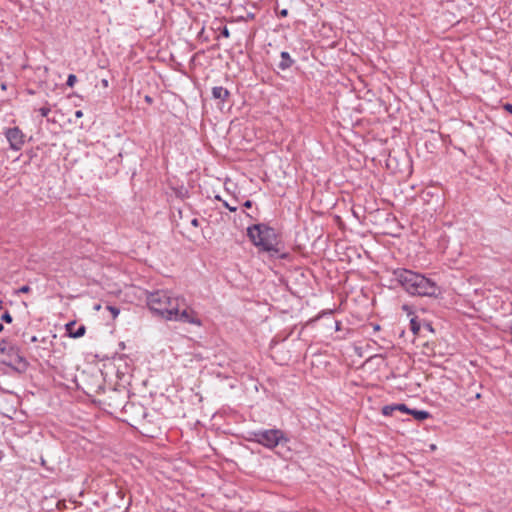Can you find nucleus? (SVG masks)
<instances>
[{
	"label": "nucleus",
	"mask_w": 512,
	"mask_h": 512,
	"mask_svg": "<svg viewBox=\"0 0 512 512\" xmlns=\"http://www.w3.org/2000/svg\"><path fill=\"white\" fill-rule=\"evenodd\" d=\"M247 235L252 243L272 255L279 252L275 230L265 224H255L248 227Z\"/></svg>",
	"instance_id": "3"
},
{
	"label": "nucleus",
	"mask_w": 512,
	"mask_h": 512,
	"mask_svg": "<svg viewBox=\"0 0 512 512\" xmlns=\"http://www.w3.org/2000/svg\"><path fill=\"white\" fill-rule=\"evenodd\" d=\"M379 329H380V326H379V325H375V326H374V330H375V331H377V330H379Z\"/></svg>",
	"instance_id": "30"
},
{
	"label": "nucleus",
	"mask_w": 512,
	"mask_h": 512,
	"mask_svg": "<svg viewBox=\"0 0 512 512\" xmlns=\"http://www.w3.org/2000/svg\"><path fill=\"white\" fill-rule=\"evenodd\" d=\"M394 411L395 410H394L393 405H388V406L383 407L382 413L385 416H390L393 414Z\"/></svg>",
	"instance_id": "12"
},
{
	"label": "nucleus",
	"mask_w": 512,
	"mask_h": 512,
	"mask_svg": "<svg viewBox=\"0 0 512 512\" xmlns=\"http://www.w3.org/2000/svg\"><path fill=\"white\" fill-rule=\"evenodd\" d=\"M146 303L156 315L168 321L201 326L198 314L188 305L186 299L169 290H156L146 293Z\"/></svg>",
	"instance_id": "1"
},
{
	"label": "nucleus",
	"mask_w": 512,
	"mask_h": 512,
	"mask_svg": "<svg viewBox=\"0 0 512 512\" xmlns=\"http://www.w3.org/2000/svg\"><path fill=\"white\" fill-rule=\"evenodd\" d=\"M45 463H46V461H45L43 458H41V464H42V466H45Z\"/></svg>",
	"instance_id": "31"
},
{
	"label": "nucleus",
	"mask_w": 512,
	"mask_h": 512,
	"mask_svg": "<svg viewBox=\"0 0 512 512\" xmlns=\"http://www.w3.org/2000/svg\"><path fill=\"white\" fill-rule=\"evenodd\" d=\"M30 287L28 285H24L20 287L16 293H28L30 291Z\"/></svg>",
	"instance_id": "19"
},
{
	"label": "nucleus",
	"mask_w": 512,
	"mask_h": 512,
	"mask_svg": "<svg viewBox=\"0 0 512 512\" xmlns=\"http://www.w3.org/2000/svg\"><path fill=\"white\" fill-rule=\"evenodd\" d=\"M222 36L225 37V38H228L230 36V32L228 30L227 27H224L222 32H221Z\"/></svg>",
	"instance_id": "20"
},
{
	"label": "nucleus",
	"mask_w": 512,
	"mask_h": 512,
	"mask_svg": "<svg viewBox=\"0 0 512 512\" xmlns=\"http://www.w3.org/2000/svg\"><path fill=\"white\" fill-rule=\"evenodd\" d=\"M244 207L246 208H250L252 207V202L250 200H247L245 203H244Z\"/></svg>",
	"instance_id": "26"
},
{
	"label": "nucleus",
	"mask_w": 512,
	"mask_h": 512,
	"mask_svg": "<svg viewBox=\"0 0 512 512\" xmlns=\"http://www.w3.org/2000/svg\"><path fill=\"white\" fill-rule=\"evenodd\" d=\"M253 437L254 441L270 449L286 440L284 433L279 429L259 430L253 433Z\"/></svg>",
	"instance_id": "4"
},
{
	"label": "nucleus",
	"mask_w": 512,
	"mask_h": 512,
	"mask_svg": "<svg viewBox=\"0 0 512 512\" xmlns=\"http://www.w3.org/2000/svg\"><path fill=\"white\" fill-rule=\"evenodd\" d=\"M75 116H76L77 118H81V117L83 116V112H82L81 110H77V111L75 112Z\"/></svg>",
	"instance_id": "25"
},
{
	"label": "nucleus",
	"mask_w": 512,
	"mask_h": 512,
	"mask_svg": "<svg viewBox=\"0 0 512 512\" xmlns=\"http://www.w3.org/2000/svg\"><path fill=\"white\" fill-rule=\"evenodd\" d=\"M101 83H102L103 87H105V88H107L109 85V82L107 79H102Z\"/></svg>",
	"instance_id": "24"
},
{
	"label": "nucleus",
	"mask_w": 512,
	"mask_h": 512,
	"mask_svg": "<svg viewBox=\"0 0 512 512\" xmlns=\"http://www.w3.org/2000/svg\"><path fill=\"white\" fill-rule=\"evenodd\" d=\"M281 59L282 60L279 63V68H281L282 70H285V69L291 67V65L293 64V60L290 57V54L286 51L281 52Z\"/></svg>",
	"instance_id": "8"
},
{
	"label": "nucleus",
	"mask_w": 512,
	"mask_h": 512,
	"mask_svg": "<svg viewBox=\"0 0 512 512\" xmlns=\"http://www.w3.org/2000/svg\"><path fill=\"white\" fill-rule=\"evenodd\" d=\"M394 410H398L404 413L410 414L411 409H409L405 404H394Z\"/></svg>",
	"instance_id": "11"
},
{
	"label": "nucleus",
	"mask_w": 512,
	"mask_h": 512,
	"mask_svg": "<svg viewBox=\"0 0 512 512\" xmlns=\"http://www.w3.org/2000/svg\"><path fill=\"white\" fill-rule=\"evenodd\" d=\"M1 320L6 322V323H11L12 322V316L9 312H5L2 314L1 316Z\"/></svg>",
	"instance_id": "17"
},
{
	"label": "nucleus",
	"mask_w": 512,
	"mask_h": 512,
	"mask_svg": "<svg viewBox=\"0 0 512 512\" xmlns=\"http://www.w3.org/2000/svg\"><path fill=\"white\" fill-rule=\"evenodd\" d=\"M504 109L512 114V104H510V103L505 104Z\"/></svg>",
	"instance_id": "21"
},
{
	"label": "nucleus",
	"mask_w": 512,
	"mask_h": 512,
	"mask_svg": "<svg viewBox=\"0 0 512 512\" xmlns=\"http://www.w3.org/2000/svg\"><path fill=\"white\" fill-rule=\"evenodd\" d=\"M145 100H146L148 103H151V102H152V99H151V97H150V96H146V97H145Z\"/></svg>",
	"instance_id": "27"
},
{
	"label": "nucleus",
	"mask_w": 512,
	"mask_h": 512,
	"mask_svg": "<svg viewBox=\"0 0 512 512\" xmlns=\"http://www.w3.org/2000/svg\"><path fill=\"white\" fill-rule=\"evenodd\" d=\"M288 15V10L287 9H282L280 12H279V16L280 17H286Z\"/></svg>",
	"instance_id": "22"
},
{
	"label": "nucleus",
	"mask_w": 512,
	"mask_h": 512,
	"mask_svg": "<svg viewBox=\"0 0 512 512\" xmlns=\"http://www.w3.org/2000/svg\"><path fill=\"white\" fill-rule=\"evenodd\" d=\"M403 310H406V311H408V313H410V311H409V307H408L407 305H404V306H403Z\"/></svg>",
	"instance_id": "29"
},
{
	"label": "nucleus",
	"mask_w": 512,
	"mask_h": 512,
	"mask_svg": "<svg viewBox=\"0 0 512 512\" xmlns=\"http://www.w3.org/2000/svg\"><path fill=\"white\" fill-rule=\"evenodd\" d=\"M4 135L9 143L11 150L19 151L25 144V134L18 127L5 129Z\"/></svg>",
	"instance_id": "5"
},
{
	"label": "nucleus",
	"mask_w": 512,
	"mask_h": 512,
	"mask_svg": "<svg viewBox=\"0 0 512 512\" xmlns=\"http://www.w3.org/2000/svg\"><path fill=\"white\" fill-rule=\"evenodd\" d=\"M100 308H101V305H100V304H97V305H95V307H94V309H95V310H97V311H98V310H100Z\"/></svg>",
	"instance_id": "28"
},
{
	"label": "nucleus",
	"mask_w": 512,
	"mask_h": 512,
	"mask_svg": "<svg viewBox=\"0 0 512 512\" xmlns=\"http://www.w3.org/2000/svg\"><path fill=\"white\" fill-rule=\"evenodd\" d=\"M3 325L0 323V332L3 331Z\"/></svg>",
	"instance_id": "32"
},
{
	"label": "nucleus",
	"mask_w": 512,
	"mask_h": 512,
	"mask_svg": "<svg viewBox=\"0 0 512 512\" xmlns=\"http://www.w3.org/2000/svg\"><path fill=\"white\" fill-rule=\"evenodd\" d=\"M9 349H11V347L5 341H2L0 343V356L7 353Z\"/></svg>",
	"instance_id": "14"
},
{
	"label": "nucleus",
	"mask_w": 512,
	"mask_h": 512,
	"mask_svg": "<svg viewBox=\"0 0 512 512\" xmlns=\"http://www.w3.org/2000/svg\"><path fill=\"white\" fill-rule=\"evenodd\" d=\"M410 327H411V331L414 333V334H418L419 330H420V325L419 323L417 322L416 318H412L410 320Z\"/></svg>",
	"instance_id": "10"
},
{
	"label": "nucleus",
	"mask_w": 512,
	"mask_h": 512,
	"mask_svg": "<svg viewBox=\"0 0 512 512\" xmlns=\"http://www.w3.org/2000/svg\"><path fill=\"white\" fill-rule=\"evenodd\" d=\"M191 225H193L194 227H198L200 225L199 220L197 218L192 219Z\"/></svg>",
	"instance_id": "23"
},
{
	"label": "nucleus",
	"mask_w": 512,
	"mask_h": 512,
	"mask_svg": "<svg viewBox=\"0 0 512 512\" xmlns=\"http://www.w3.org/2000/svg\"><path fill=\"white\" fill-rule=\"evenodd\" d=\"M223 205H224L227 209H229L231 212H235V211L237 210V206H235V205H231V204H229V203H228V202H226V201H223Z\"/></svg>",
	"instance_id": "18"
},
{
	"label": "nucleus",
	"mask_w": 512,
	"mask_h": 512,
	"mask_svg": "<svg viewBox=\"0 0 512 512\" xmlns=\"http://www.w3.org/2000/svg\"><path fill=\"white\" fill-rule=\"evenodd\" d=\"M38 111L42 117H46L50 113L51 109L48 106H44V107H41Z\"/></svg>",
	"instance_id": "16"
},
{
	"label": "nucleus",
	"mask_w": 512,
	"mask_h": 512,
	"mask_svg": "<svg viewBox=\"0 0 512 512\" xmlns=\"http://www.w3.org/2000/svg\"><path fill=\"white\" fill-rule=\"evenodd\" d=\"M76 81H77V77L74 74H70V75H68L66 84L69 87H73L74 84L76 83Z\"/></svg>",
	"instance_id": "15"
},
{
	"label": "nucleus",
	"mask_w": 512,
	"mask_h": 512,
	"mask_svg": "<svg viewBox=\"0 0 512 512\" xmlns=\"http://www.w3.org/2000/svg\"><path fill=\"white\" fill-rule=\"evenodd\" d=\"M74 327H75V322L74 321L69 322L68 324H66V331H67L69 336H71L73 338H79V337H82L85 334L86 328H85L84 325L79 326L77 328V331H74Z\"/></svg>",
	"instance_id": "6"
},
{
	"label": "nucleus",
	"mask_w": 512,
	"mask_h": 512,
	"mask_svg": "<svg viewBox=\"0 0 512 512\" xmlns=\"http://www.w3.org/2000/svg\"><path fill=\"white\" fill-rule=\"evenodd\" d=\"M410 414L413 415V417L418 421H422L430 417V413L425 410L411 409Z\"/></svg>",
	"instance_id": "9"
},
{
	"label": "nucleus",
	"mask_w": 512,
	"mask_h": 512,
	"mask_svg": "<svg viewBox=\"0 0 512 512\" xmlns=\"http://www.w3.org/2000/svg\"><path fill=\"white\" fill-rule=\"evenodd\" d=\"M106 308L112 314L113 319H115L120 313V310L115 306H107Z\"/></svg>",
	"instance_id": "13"
},
{
	"label": "nucleus",
	"mask_w": 512,
	"mask_h": 512,
	"mask_svg": "<svg viewBox=\"0 0 512 512\" xmlns=\"http://www.w3.org/2000/svg\"><path fill=\"white\" fill-rule=\"evenodd\" d=\"M229 95L230 92L222 86H216L212 88V96L215 99L225 101L229 97Z\"/></svg>",
	"instance_id": "7"
},
{
	"label": "nucleus",
	"mask_w": 512,
	"mask_h": 512,
	"mask_svg": "<svg viewBox=\"0 0 512 512\" xmlns=\"http://www.w3.org/2000/svg\"><path fill=\"white\" fill-rule=\"evenodd\" d=\"M393 279L410 295L437 297L440 287L432 279L412 270L398 268L393 271Z\"/></svg>",
	"instance_id": "2"
}]
</instances>
